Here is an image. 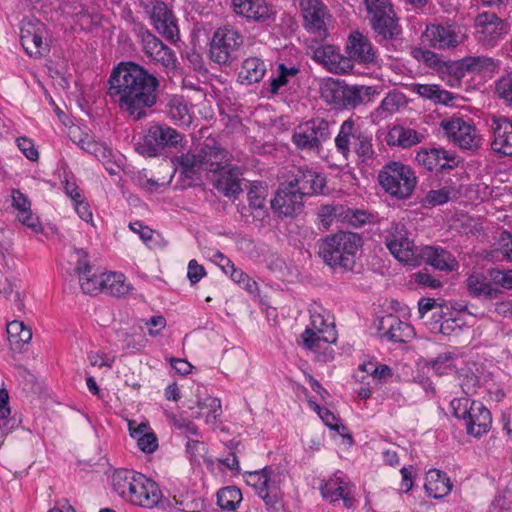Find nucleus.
<instances>
[{
    "label": "nucleus",
    "instance_id": "nucleus-1",
    "mask_svg": "<svg viewBox=\"0 0 512 512\" xmlns=\"http://www.w3.org/2000/svg\"><path fill=\"white\" fill-rule=\"evenodd\" d=\"M158 79L137 63L130 61V118L147 116L157 101Z\"/></svg>",
    "mask_w": 512,
    "mask_h": 512
},
{
    "label": "nucleus",
    "instance_id": "nucleus-2",
    "mask_svg": "<svg viewBox=\"0 0 512 512\" xmlns=\"http://www.w3.org/2000/svg\"><path fill=\"white\" fill-rule=\"evenodd\" d=\"M361 246L362 239L358 234L339 231L321 240L319 255L332 268L341 267L351 270Z\"/></svg>",
    "mask_w": 512,
    "mask_h": 512
},
{
    "label": "nucleus",
    "instance_id": "nucleus-3",
    "mask_svg": "<svg viewBox=\"0 0 512 512\" xmlns=\"http://www.w3.org/2000/svg\"><path fill=\"white\" fill-rule=\"evenodd\" d=\"M450 407L453 415L464 421L467 434L480 437L490 430L492 416L482 402L460 397L453 399Z\"/></svg>",
    "mask_w": 512,
    "mask_h": 512
},
{
    "label": "nucleus",
    "instance_id": "nucleus-4",
    "mask_svg": "<svg viewBox=\"0 0 512 512\" xmlns=\"http://www.w3.org/2000/svg\"><path fill=\"white\" fill-rule=\"evenodd\" d=\"M247 485L264 501L268 509H278L281 502V485L283 476L271 467L258 471L246 472L244 475Z\"/></svg>",
    "mask_w": 512,
    "mask_h": 512
},
{
    "label": "nucleus",
    "instance_id": "nucleus-5",
    "mask_svg": "<svg viewBox=\"0 0 512 512\" xmlns=\"http://www.w3.org/2000/svg\"><path fill=\"white\" fill-rule=\"evenodd\" d=\"M310 324L302 333L304 346L312 351L322 348L323 344L335 343L337 340L336 331L330 315L321 307L310 309Z\"/></svg>",
    "mask_w": 512,
    "mask_h": 512
},
{
    "label": "nucleus",
    "instance_id": "nucleus-6",
    "mask_svg": "<svg viewBox=\"0 0 512 512\" xmlns=\"http://www.w3.org/2000/svg\"><path fill=\"white\" fill-rule=\"evenodd\" d=\"M243 43L244 38L237 29L220 27L214 32L210 43V58L220 65L229 64L238 58Z\"/></svg>",
    "mask_w": 512,
    "mask_h": 512
},
{
    "label": "nucleus",
    "instance_id": "nucleus-7",
    "mask_svg": "<svg viewBox=\"0 0 512 512\" xmlns=\"http://www.w3.org/2000/svg\"><path fill=\"white\" fill-rule=\"evenodd\" d=\"M278 179L279 188L276 192H302L305 190L318 192L323 190L326 185L324 175L295 166L282 168L279 171Z\"/></svg>",
    "mask_w": 512,
    "mask_h": 512
},
{
    "label": "nucleus",
    "instance_id": "nucleus-8",
    "mask_svg": "<svg viewBox=\"0 0 512 512\" xmlns=\"http://www.w3.org/2000/svg\"><path fill=\"white\" fill-rule=\"evenodd\" d=\"M182 140L183 136L175 129L155 124L147 129L142 141L135 144V150L141 155L155 157L162 149L176 147Z\"/></svg>",
    "mask_w": 512,
    "mask_h": 512
},
{
    "label": "nucleus",
    "instance_id": "nucleus-9",
    "mask_svg": "<svg viewBox=\"0 0 512 512\" xmlns=\"http://www.w3.org/2000/svg\"><path fill=\"white\" fill-rule=\"evenodd\" d=\"M378 180L386 192H399L400 189L413 192L417 186L414 170L409 165L398 161L385 164L378 174Z\"/></svg>",
    "mask_w": 512,
    "mask_h": 512
},
{
    "label": "nucleus",
    "instance_id": "nucleus-10",
    "mask_svg": "<svg viewBox=\"0 0 512 512\" xmlns=\"http://www.w3.org/2000/svg\"><path fill=\"white\" fill-rule=\"evenodd\" d=\"M440 127L448 139L454 145L461 149L476 150L480 147V137L476 127L470 122L460 117H453L443 120Z\"/></svg>",
    "mask_w": 512,
    "mask_h": 512
},
{
    "label": "nucleus",
    "instance_id": "nucleus-11",
    "mask_svg": "<svg viewBox=\"0 0 512 512\" xmlns=\"http://www.w3.org/2000/svg\"><path fill=\"white\" fill-rule=\"evenodd\" d=\"M329 135V123L324 119H313L295 129L292 141L298 149L320 151L322 142Z\"/></svg>",
    "mask_w": 512,
    "mask_h": 512
},
{
    "label": "nucleus",
    "instance_id": "nucleus-12",
    "mask_svg": "<svg viewBox=\"0 0 512 512\" xmlns=\"http://www.w3.org/2000/svg\"><path fill=\"white\" fill-rule=\"evenodd\" d=\"M137 39L145 55L154 63L166 69H175L177 58L175 53L149 30H140Z\"/></svg>",
    "mask_w": 512,
    "mask_h": 512
},
{
    "label": "nucleus",
    "instance_id": "nucleus-13",
    "mask_svg": "<svg viewBox=\"0 0 512 512\" xmlns=\"http://www.w3.org/2000/svg\"><path fill=\"white\" fill-rule=\"evenodd\" d=\"M475 28L479 42L488 47L495 46L509 32V25L492 12L478 14Z\"/></svg>",
    "mask_w": 512,
    "mask_h": 512
},
{
    "label": "nucleus",
    "instance_id": "nucleus-14",
    "mask_svg": "<svg viewBox=\"0 0 512 512\" xmlns=\"http://www.w3.org/2000/svg\"><path fill=\"white\" fill-rule=\"evenodd\" d=\"M231 7L247 21L270 25L276 19V9L267 0H231Z\"/></svg>",
    "mask_w": 512,
    "mask_h": 512
},
{
    "label": "nucleus",
    "instance_id": "nucleus-15",
    "mask_svg": "<svg viewBox=\"0 0 512 512\" xmlns=\"http://www.w3.org/2000/svg\"><path fill=\"white\" fill-rule=\"evenodd\" d=\"M47 34L45 25L36 18H26L20 28L21 45L30 56L41 57L47 51L44 37Z\"/></svg>",
    "mask_w": 512,
    "mask_h": 512
},
{
    "label": "nucleus",
    "instance_id": "nucleus-16",
    "mask_svg": "<svg viewBox=\"0 0 512 512\" xmlns=\"http://www.w3.org/2000/svg\"><path fill=\"white\" fill-rule=\"evenodd\" d=\"M159 499L160 490L156 483L141 473L133 472L130 477V504L152 508Z\"/></svg>",
    "mask_w": 512,
    "mask_h": 512
},
{
    "label": "nucleus",
    "instance_id": "nucleus-17",
    "mask_svg": "<svg viewBox=\"0 0 512 512\" xmlns=\"http://www.w3.org/2000/svg\"><path fill=\"white\" fill-rule=\"evenodd\" d=\"M299 7L304 28L319 36L326 35V21L331 17L326 5L321 0H300Z\"/></svg>",
    "mask_w": 512,
    "mask_h": 512
},
{
    "label": "nucleus",
    "instance_id": "nucleus-18",
    "mask_svg": "<svg viewBox=\"0 0 512 512\" xmlns=\"http://www.w3.org/2000/svg\"><path fill=\"white\" fill-rule=\"evenodd\" d=\"M151 20L155 30L171 43L180 40L177 19L164 2H156L151 11Z\"/></svg>",
    "mask_w": 512,
    "mask_h": 512
},
{
    "label": "nucleus",
    "instance_id": "nucleus-19",
    "mask_svg": "<svg viewBox=\"0 0 512 512\" xmlns=\"http://www.w3.org/2000/svg\"><path fill=\"white\" fill-rule=\"evenodd\" d=\"M348 59L359 64H376L378 55L369 38L359 31L350 33L346 43Z\"/></svg>",
    "mask_w": 512,
    "mask_h": 512
},
{
    "label": "nucleus",
    "instance_id": "nucleus-20",
    "mask_svg": "<svg viewBox=\"0 0 512 512\" xmlns=\"http://www.w3.org/2000/svg\"><path fill=\"white\" fill-rule=\"evenodd\" d=\"M107 86L111 101L118 103L123 111H128V61H122L114 67Z\"/></svg>",
    "mask_w": 512,
    "mask_h": 512
},
{
    "label": "nucleus",
    "instance_id": "nucleus-21",
    "mask_svg": "<svg viewBox=\"0 0 512 512\" xmlns=\"http://www.w3.org/2000/svg\"><path fill=\"white\" fill-rule=\"evenodd\" d=\"M11 208L15 221L34 234L43 232L38 215L32 210V203L25 194H11Z\"/></svg>",
    "mask_w": 512,
    "mask_h": 512
},
{
    "label": "nucleus",
    "instance_id": "nucleus-22",
    "mask_svg": "<svg viewBox=\"0 0 512 512\" xmlns=\"http://www.w3.org/2000/svg\"><path fill=\"white\" fill-rule=\"evenodd\" d=\"M313 59L332 73L343 74L353 69L351 59L343 56L334 45H322L313 51Z\"/></svg>",
    "mask_w": 512,
    "mask_h": 512
},
{
    "label": "nucleus",
    "instance_id": "nucleus-23",
    "mask_svg": "<svg viewBox=\"0 0 512 512\" xmlns=\"http://www.w3.org/2000/svg\"><path fill=\"white\" fill-rule=\"evenodd\" d=\"M353 485L347 480L346 476L341 472H337L326 483L321 486V494L323 498L330 502L343 500L346 507L353 504Z\"/></svg>",
    "mask_w": 512,
    "mask_h": 512
},
{
    "label": "nucleus",
    "instance_id": "nucleus-24",
    "mask_svg": "<svg viewBox=\"0 0 512 512\" xmlns=\"http://www.w3.org/2000/svg\"><path fill=\"white\" fill-rule=\"evenodd\" d=\"M493 140L492 150L502 156H512V122L500 116H493L491 119Z\"/></svg>",
    "mask_w": 512,
    "mask_h": 512
},
{
    "label": "nucleus",
    "instance_id": "nucleus-25",
    "mask_svg": "<svg viewBox=\"0 0 512 512\" xmlns=\"http://www.w3.org/2000/svg\"><path fill=\"white\" fill-rule=\"evenodd\" d=\"M201 157L204 159V167L209 175L213 171L222 169L223 166L231 165V153L222 148L214 139H206L201 147Z\"/></svg>",
    "mask_w": 512,
    "mask_h": 512
},
{
    "label": "nucleus",
    "instance_id": "nucleus-26",
    "mask_svg": "<svg viewBox=\"0 0 512 512\" xmlns=\"http://www.w3.org/2000/svg\"><path fill=\"white\" fill-rule=\"evenodd\" d=\"M242 171L238 166L226 165L209 175L214 188L219 192H241Z\"/></svg>",
    "mask_w": 512,
    "mask_h": 512
},
{
    "label": "nucleus",
    "instance_id": "nucleus-27",
    "mask_svg": "<svg viewBox=\"0 0 512 512\" xmlns=\"http://www.w3.org/2000/svg\"><path fill=\"white\" fill-rule=\"evenodd\" d=\"M379 330L383 337L395 343L408 342L414 336V329L410 324L391 314L381 319Z\"/></svg>",
    "mask_w": 512,
    "mask_h": 512
},
{
    "label": "nucleus",
    "instance_id": "nucleus-28",
    "mask_svg": "<svg viewBox=\"0 0 512 512\" xmlns=\"http://www.w3.org/2000/svg\"><path fill=\"white\" fill-rule=\"evenodd\" d=\"M69 136L82 150L94 155L100 161L111 156V150L104 143L96 141L86 129L78 126L71 127Z\"/></svg>",
    "mask_w": 512,
    "mask_h": 512
},
{
    "label": "nucleus",
    "instance_id": "nucleus-29",
    "mask_svg": "<svg viewBox=\"0 0 512 512\" xmlns=\"http://www.w3.org/2000/svg\"><path fill=\"white\" fill-rule=\"evenodd\" d=\"M338 92H340V105L347 109H354L369 103L377 93L374 87L365 85H346L341 87Z\"/></svg>",
    "mask_w": 512,
    "mask_h": 512
},
{
    "label": "nucleus",
    "instance_id": "nucleus-30",
    "mask_svg": "<svg viewBox=\"0 0 512 512\" xmlns=\"http://www.w3.org/2000/svg\"><path fill=\"white\" fill-rule=\"evenodd\" d=\"M426 37L435 48L456 47L460 42V31L454 25H430L425 31Z\"/></svg>",
    "mask_w": 512,
    "mask_h": 512
},
{
    "label": "nucleus",
    "instance_id": "nucleus-31",
    "mask_svg": "<svg viewBox=\"0 0 512 512\" xmlns=\"http://www.w3.org/2000/svg\"><path fill=\"white\" fill-rule=\"evenodd\" d=\"M130 437L136 441L137 448L144 454H152L159 448L158 437L148 421L139 424L130 420Z\"/></svg>",
    "mask_w": 512,
    "mask_h": 512
},
{
    "label": "nucleus",
    "instance_id": "nucleus-32",
    "mask_svg": "<svg viewBox=\"0 0 512 512\" xmlns=\"http://www.w3.org/2000/svg\"><path fill=\"white\" fill-rule=\"evenodd\" d=\"M423 133L403 125L392 126L385 137L386 144L390 147L408 149L420 144L424 140Z\"/></svg>",
    "mask_w": 512,
    "mask_h": 512
},
{
    "label": "nucleus",
    "instance_id": "nucleus-33",
    "mask_svg": "<svg viewBox=\"0 0 512 512\" xmlns=\"http://www.w3.org/2000/svg\"><path fill=\"white\" fill-rule=\"evenodd\" d=\"M370 23L379 41H390L401 34V27L394 10L370 17Z\"/></svg>",
    "mask_w": 512,
    "mask_h": 512
},
{
    "label": "nucleus",
    "instance_id": "nucleus-34",
    "mask_svg": "<svg viewBox=\"0 0 512 512\" xmlns=\"http://www.w3.org/2000/svg\"><path fill=\"white\" fill-rule=\"evenodd\" d=\"M416 161L429 171L451 169L455 163V156L444 149L421 150L416 155Z\"/></svg>",
    "mask_w": 512,
    "mask_h": 512
},
{
    "label": "nucleus",
    "instance_id": "nucleus-35",
    "mask_svg": "<svg viewBox=\"0 0 512 512\" xmlns=\"http://www.w3.org/2000/svg\"><path fill=\"white\" fill-rule=\"evenodd\" d=\"M425 262L434 268L442 271H451L454 268L455 260L450 253L443 249L431 246L421 247L419 254V265Z\"/></svg>",
    "mask_w": 512,
    "mask_h": 512
},
{
    "label": "nucleus",
    "instance_id": "nucleus-36",
    "mask_svg": "<svg viewBox=\"0 0 512 512\" xmlns=\"http://www.w3.org/2000/svg\"><path fill=\"white\" fill-rule=\"evenodd\" d=\"M425 490L433 498H442L448 495L453 487L450 478L437 469H431L426 474Z\"/></svg>",
    "mask_w": 512,
    "mask_h": 512
},
{
    "label": "nucleus",
    "instance_id": "nucleus-37",
    "mask_svg": "<svg viewBox=\"0 0 512 512\" xmlns=\"http://www.w3.org/2000/svg\"><path fill=\"white\" fill-rule=\"evenodd\" d=\"M303 194H275L270 200L271 207L279 216H294L303 207Z\"/></svg>",
    "mask_w": 512,
    "mask_h": 512
},
{
    "label": "nucleus",
    "instance_id": "nucleus-38",
    "mask_svg": "<svg viewBox=\"0 0 512 512\" xmlns=\"http://www.w3.org/2000/svg\"><path fill=\"white\" fill-rule=\"evenodd\" d=\"M362 130L357 126L356 122L349 118L345 120L341 126L338 135L335 138V146L337 151L344 157L348 158L350 155L351 141L357 140V134H361Z\"/></svg>",
    "mask_w": 512,
    "mask_h": 512
},
{
    "label": "nucleus",
    "instance_id": "nucleus-39",
    "mask_svg": "<svg viewBox=\"0 0 512 512\" xmlns=\"http://www.w3.org/2000/svg\"><path fill=\"white\" fill-rule=\"evenodd\" d=\"M266 73L264 61L258 57H250L243 61L238 80L242 84L251 85L261 81Z\"/></svg>",
    "mask_w": 512,
    "mask_h": 512
},
{
    "label": "nucleus",
    "instance_id": "nucleus-40",
    "mask_svg": "<svg viewBox=\"0 0 512 512\" xmlns=\"http://www.w3.org/2000/svg\"><path fill=\"white\" fill-rule=\"evenodd\" d=\"M410 91L436 104L448 105L455 98L452 93L441 89L436 84L413 83L410 85Z\"/></svg>",
    "mask_w": 512,
    "mask_h": 512
},
{
    "label": "nucleus",
    "instance_id": "nucleus-41",
    "mask_svg": "<svg viewBox=\"0 0 512 512\" xmlns=\"http://www.w3.org/2000/svg\"><path fill=\"white\" fill-rule=\"evenodd\" d=\"M467 288L474 297H484L486 299H496L502 291L494 287L482 274H472L467 280Z\"/></svg>",
    "mask_w": 512,
    "mask_h": 512
},
{
    "label": "nucleus",
    "instance_id": "nucleus-42",
    "mask_svg": "<svg viewBox=\"0 0 512 512\" xmlns=\"http://www.w3.org/2000/svg\"><path fill=\"white\" fill-rule=\"evenodd\" d=\"M406 104V97L403 93L397 91L389 92L381 101L375 114L380 118H386L398 112Z\"/></svg>",
    "mask_w": 512,
    "mask_h": 512
},
{
    "label": "nucleus",
    "instance_id": "nucleus-43",
    "mask_svg": "<svg viewBox=\"0 0 512 512\" xmlns=\"http://www.w3.org/2000/svg\"><path fill=\"white\" fill-rule=\"evenodd\" d=\"M419 247L415 246L414 242L407 238L401 243L397 244L396 250L391 254L400 262L405 263L410 266H418L419 265Z\"/></svg>",
    "mask_w": 512,
    "mask_h": 512
},
{
    "label": "nucleus",
    "instance_id": "nucleus-44",
    "mask_svg": "<svg viewBox=\"0 0 512 512\" xmlns=\"http://www.w3.org/2000/svg\"><path fill=\"white\" fill-rule=\"evenodd\" d=\"M168 115L175 122L184 125L191 123V115L188 106L182 96H173L168 104Z\"/></svg>",
    "mask_w": 512,
    "mask_h": 512
},
{
    "label": "nucleus",
    "instance_id": "nucleus-45",
    "mask_svg": "<svg viewBox=\"0 0 512 512\" xmlns=\"http://www.w3.org/2000/svg\"><path fill=\"white\" fill-rule=\"evenodd\" d=\"M170 507L178 512H200L204 508V502L194 494L186 493L179 497L174 496L170 502Z\"/></svg>",
    "mask_w": 512,
    "mask_h": 512
},
{
    "label": "nucleus",
    "instance_id": "nucleus-46",
    "mask_svg": "<svg viewBox=\"0 0 512 512\" xmlns=\"http://www.w3.org/2000/svg\"><path fill=\"white\" fill-rule=\"evenodd\" d=\"M460 66L468 72H482L495 70L497 64L491 57L467 56L460 61Z\"/></svg>",
    "mask_w": 512,
    "mask_h": 512
},
{
    "label": "nucleus",
    "instance_id": "nucleus-47",
    "mask_svg": "<svg viewBox=\"0 0 512 512\" xmlns=\"http://www.w3.org/2000/svg\"><path fill=\"white\" fill-rule=\"evenodd\" d=\"M241 501V490L235 486L224 487L217 493V503L224 510H235Z\"/></svg>",
    "mask_w": 512,
    "mask_h": 512
},
{
    "label": "nucleus",
    "instance_id": "nucleus-48",
    "mask_svg": "<svg viewBox=\"0 0 512 512\" xmlns=\"http://www.w3.org/2000/svg\"><path fill=\"white\" fill-rule=\"evenodd\" d=\"M202 411L197 417L204 416L205 422L214 425L222 414V405L219 398L209 397L197 403Z\"/></svg>",
    "mask_w": 512,
    "mask_h": 512
},
{
    "label": "nucleus",
    "instance_id": "nucleus-49",
    "mask_svg": "<svg viewBox=\"0 0 512 512\" xmlns=\"http://www.w3.org/2000/svg\"><path fill=\"white\" fill-rule=\"evenodd\" d=\"M456 354L451 351L440 353L435 359L426 363V367L437 375H445L454 370Z\"/></svg>",
    "mask_w": 512,
    "mask_h": 512
},
{
    "label": "nucleus",
    "instance_id": "nucleus-50",
    "mask_svg": "<svg viewBox=\"0 0 512 512\" xmlns=\"http://www.w3.org/2000/svg\"><path fill=\"white\" fill-rule=\"evenodd\" d=\"M104 279L106 280L104 292L115 297H121L128 293V284H126L124 274L116 272L104 273Z\"/></svg>",
    "mask_w": 512,
    "mask_h": 512
},
{
    "label": "nucleus",
    "instance_id": "nucleus-51",
    "mask_svg": "<svg viewBox=\"0 0 512 512\" xmlns=\"http://www.w3.org/2000/svg\"><path fill=\"white\" fill-rule=\"evenodd\" d=\"M407 238H409L408 231L403 224L394 223L387 230H385V245L389 249L390 253L396 250L397 244L401 243Z\"/></svg>",
    "mask_w": 512,
    "mask_h": 512
},
{
    "label": "nucleus",
    "instance_id": "nucleus-52",
    "mask_svg": "<svg viewBox=\"0 0 512 512\" xmlns=\"http://www.w3.org/2000/svg\"><path fill=\"white\" fill-rule=\"evenodd\" d=\"M357 140L354 142V151L363 162L373 159L375 152L372 144V137L362 131L357 134Z\"/></svg>",
    "mask_w": 512,
    "mask_h": 512
},
{
    "label": "nucleus",
    "instance_id": "nucleus-53",
    "mask_svg": "<svg viewBox=\"0 0 512 512\" xmlns=\"http://www.w3.org/2000/svg\"><path fill=\"white\" fill-rule=\"evenodd\" d=\"M79 282L85 294L96 295L105 290L106 280L104 279V273L101 275L90 273L87 276H81Z\"/></svg>",
    "mask_w": 512,
    "mask_h": 512
},
{
    "label": "nucleus",
    "instance_id": "nucleus-54",
    "mask_svg": "<svg viewBox=\"0 0 512 512\" xmlns=\"http://www.w3.org/2000/svg\"><path fill=\"white\" fill-rule=\"evenodd\" d=\"M299 73V68L287 67L285 64H279L278 75L270 82V92L276 94L279 89L288 83L289 77H294Z\"/></svg>",
    "mask_w": 512,
    "mask_h": 512
},
{
    "label": "nucleus",
    "instance_id": "nucleus-55",
    "mask_svg": "<svg viewBox=\"0 0 512 512\" xmlns=\"http://www.w3.org/2000/svg\"><path fill=\"white\" fill-rule=\"evenodd\" d=\"M345 209L343 206L324 205L319 209L318 219L325 230H328L333 221L344 215Z\"/></svg>",
    "mask_w": 512,
    "mask_h": 512
},
{
    "label": "nucleus",
    "instance_id": "nucleus-56",
    "mask_svg": "<svg viewBox=\"0 0 512 512\" xmlns=\"http://www.w3.org/2000/svg\"><path fill=\"white\" fill-rule=\"evenodd\" d=\"M7 333L10 338H14L17 342H21L23 344H28L32 339L31 328L25 326L22 321L18 320L8 323Z\"/></svg>",
    "mask_w": 512,
    "mask_h": 512
},
{
    "label": "nucleus",
    "instance_id": "nucleus-57",
    "mask_svg": "<svg viewBox=\"0 0 512 512\" xmlns=\"http://www.w3.org/2000/svg\"><path fill=\"white\" fill-rule=\"evenodd\" d=\"M495 92L507 106L512 107V74H507L496 82Z\"/></svg>",
    "mask_w": 512,
    "mask_h": 512
},
{
    "label": "nucleus",
    "instance_id": "nucleus-58",
    "mask_svg": "<svg viewBox=\"0 0 512 512\" xmlns=\"http://www.w3.org/2000/svg\"><path fill=\"white\" fill-rule=\"evenodd\" d=\"M130 230L137 234L140 240L148 247H152L156 243L155 236L158 235L156 231L144 225L140 221L130 223Z\"/></svg>",
    "mask_w": 512,
    "mask_h": 512
},
{
    "label": "nucleus",
    "instance_id": "nucleus-59",
    "mask_svg": "<svg viewBox=\"0 0 512 512\" xmlns=\"http://www.w3.org/2000/svg\"><path fill=\"white\" fill-rule=\"evenodd\" d=\"M69 196L79 217L86 222H91L92 211L89 203L83 197V194H69Z\"/></svg>",
    "mask_w": 512,
    "mask_h": 512
},
{
    "label": "nucleus",
    "instance_id": "nucleus-60",
    "mask_svg": "<svg viewBox=\"0 0 512 512\" xmlns=\"http://www.w3.org/2000/svg\"><path fill=\"white\" fill-rule=\"evenodd\" d=\"M413 56L418 61H423L428 67L436 70H440L444 65L441 58L430 50L416 49L413 51Z\"/></svg>",
    "mask_w": 512,
    "mask_h": 512
},
{
    "label": "nucleus",
    "instance_id": "nucleus-61",
    "mask_svg": "<svg viewBox=\"0 0 512 512\" xmlns=\"http://www.w3.org/2000/svg\"><path fill=\"white\" fill-rule=\"evenodd\" d=\"M364 3L369 17L394 10L390 0H364Z\"/></svg>",
    "mask_w": 512,
    "mask_h": 512
},
{
    "label": "nucleus",
    "instance_id": "nucleus-62",
    "mask_svg": "<svg viewBox=\"0 0 512 512\" xmlns=\"http://www.w3.org/2000/svg\"><path fill=\"white\" fill-rule=\"evenodd\" d=\"M459 385L462 391L467 395H473L477 392L479 387V379L477 375L472 372L459 374Z\"/></svg>",
    "mask_w": 512,
    "mask_h": 512
},
{
    "label": "nucleus",
    "instance_id": "nucleus-63",
    "mask_svg": "<svg viewBox=\"0 0 512 512\" xmlns=\"http://www.w3.org/2000/svg\"><path fill=\"white\" fill-rule=\"evenodd\" d=\"M230 277L233 281L240 284L244 289L249 292H253L256 287V282L253 281L246 273L242 270L237 269L234 264L229 268Z\"/></svg>",
    "mask_w": 512,
    "mask_h": 512
},
{
    "label": "nucleus",
    "instance_id": "nucleus-64",
    "mask_svg": "<svg viewBox=\"0 0 512 512\" xmlns=\"http://www.w3.org/2000/svg\"><path fill=\"white\" fill-rule=\"evenodd\" d=\"M497 257L512 261V236L503 232L498 240Z\"/></svg>",
    "mask_w": 512,
    "mask_h": 512
}]
</instances>
